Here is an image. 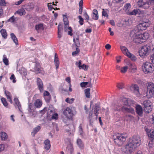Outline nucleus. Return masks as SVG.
Returning <instances> with one entry per match:
<instances>
[{
	"instance_id": "obj_9",
	"label": "nucleus",
	"mask_w": 154,
	"mask_h": 154,
	"mask_svg": "<svg viewBox=\"0 0 154 154\" xmlns=\"http://www.w3.org/2000/svg\"><path fill=\"white\" fill-rule=\"evenodd\" d=\"M63 113L67 118L69 119H72L74 115L72 110L69 107H66L64 110Z\"/></svg>"
},
{
	"instance_id": "obj_2",
	"label": "nucleus",
	"mask_w": 154,
	"mask_h": 154,
	"mask_svg": "<svg viewBox=\"0 0 154 154\" xmlns=\"http://www.w3.org/2000/svg\"><path fill=\"white\" fill-rule=\"evenodd\" d=\"M137 32V31L136 32V30H134L131 33V35L134 33L133 35L134 36V40L135 43L141 44L144 42L149 38L148 34L147 33L139 34L136 33Z\"/></svg>"
},
{
	"instance_id": "obj_3",
	"label": "nucleus",
	"mask_w": 154,
	"mask_h": 154,
	"mask_svg": "<svg viewBox=\"0 0 154 154\" xmlns=\"http://www.w3.org/2000/svg\"><path fill=\"white\" fill-rule=\"evenodd\" d=\"M127 135L126 134H119L114 135L113 136L114 142L119 146L122 145L125 141Z\"/></svg>"
},
{
	"instance_id": "obj_50",
	"label": "nucleus",
	"mask_w": 154,
	"mask_h": 154,
	"mask_svg": "<svg viewBox=\"0 0 154 154\" xmlns=\"http://www.w3.org/2000/svg\"><path fill=\"white\" fill-rule=\"evenodd\" d=\"M133 118V116L130 115H126L125 116V119L128 120H131Z\"/></svg>"
},
{
	"instance_id": "obj_55",
	"label": "nucleus",
	"mask_w": 154,
	"mask_h": 154,
	"mask_svg": "<svg viewBox=\"0 0 154 154\" xmlns=\"http://www.w3.org/2000/svg\"><path fill=\"white\" fill-rule=\"evenodd\" d=\"M65 80L66 82H67L69 83V86H71V79L70 77H66L65 79Z\"/></svg>"
},
{
	"instance_id": "obj_6",
	"label": "nucleus",
	"mask_w": 154,
	"mask_h": 154,
	"mask_svg": "<svg viewBox=\"0 0 154 154\" xmlns=\"http://www.w3.org/2000/svg\"><path fill=\"white\" fill-rule=\"evenodd\" d=\"M150 50L149 46L147 45L143 46L139 51V55L141 57H144L149 54Z\"/></svg>"
},
{
	"instance_id": "obj_33",
	"label": "nucleus",
	"mask_w": 154,
	"mask_h": 154,
	"mask_svg": "<svg viewBox=\"0 0 154 154\" xmlns=\"http://www.w3.org/2000/svg\"><path fill=\"white\" fill-rule=\"evenodd\" d=\"M67 149L70 152V154H73L74 149L72 144L71 143L69 144L67 146Z\"/></svg>"
},
{
	"instance_id": "obj_42",
	"label": "nucleus",
	"mask_w": 154,
	"mask_h": 154,
	"mask_svg": "<svg viewBox=\"0 0 154 154\" xmlns=\"http://www.w3.org/2000/svg\"><path fill=\"white\" fill-rule=\"evenodd\" d=\"M74 100V99L72 98L69 99V98H67L65 100V101L67 103H68L70 104L72 103Z\"/></svg>"
},
{
	"instance_id": "obj_61",
	"label": "nucleus",
	"mask_w": 154,
	"mask_h": 154,
	"mask_svg": "<svg viewBox=\"0 0 154 154\" xmlns=\"http://www.w3.org/2000/svg\"><path fill=\"white\" fill-rule=\"evenodd\" d=\"M73 41L74 42V43L75 44V45L76 46L78 47V45H80V42L79 40L75 41V39L74 38L73 39Z\"/></svg>"
},
{
	"instance_id": "obj_18",
	"label": "nucleus",
	"mask_w": 154,
	"mask_h": 154,
	"mask_svg": "<svg viewBox=\"0 0 154 154\" xmlns=\"http://www.w3.org/2000/svg\"><path fill=\"white\" fill-rule=\"evenodd\" d=\"M44 148L46 150H49L51 148V145L50 142L49 140L47 139L44 142Z\"/></svg>"
},
{
	"instance_id": "obj_4",
	"label": "nucleus",
	"mask_w": 154,
	"mask_h": 154,
	"mask_svg": "<svg viewBox=\"0 0 154 154\" xmlns=\"http://www.w3.org/2000/svg\"><path fill=\"white\" fill-rule=\"evenodd\" d=\"M143 70L145 74L152 73L154 71V66L151 63L146 62L143 65Z\"/></svg>"
},
{
	"instance_id": "obj_56",
	"label": "nucleus",
	"mask_w": 154,
	"mask_h": 154,
	"mask_svg": "<svg viewBox=\"0 0 154 154\" xmlns=\"http://www.w3.org/2000/svg\"><path fill=\"white\" fill-rule=\"evenodd\" d=\"M15 20V19L14 18V16H13L8 20V21H9L11 22H14Z\"/></svg>"
},
{
	"instance_id": "obj_26",
	"label": "nucleus",
	"mask_w": 154,
	"mask_h": 154,
	"mask_svg": "<svg viewBox=\"0 0 154 154\" xmlns=\"http://www.w3.org/2000/svg\"><path fill=\"white\" fill-rule=\"evenodd\" d=\"M76 143L80 149H83L84 148V144L80 139H78Z\"/></svg>"
},
{
	"instance_id": "obj_36",
	"label": "nucleus",
	"mask_w": 154,
	"mask_h": 154,
	"mask_svg": "<svg viewBox=\"0 0 154 154\" xmlns=\"http://www.w3.org/2000/svg\"><path fill=\"white\" fill-rule=\"evenodd\" d=\"M128 54H127V56L128 57L130 58L131 60L133 61H135L136 60V57L133 54L130 53H128Z\"/></svg>"
},
{
	"instance_id": "obj_28",
	"label": "nucleus",
	"mask_w": 154,
	"mask_h": 154,
	"mask_svg": "<svg viewBox=\"0 0 154 154\" xmlns=\"http://www.w3.org/2000/svg\"><path fill=\"white\" fill-rule=\"evenodd\" d=\"M0 32L3 38L5 39L7 38L8 34L5 29H2L0 31Z\"/></svg>"
},
{
	"instance_id": "obj_32",
	"label": "nucleus",
	"mask_w": 154,
	"mask_h": 154,
	"mask_svg": "<svg viewBox=\"0 0 154 154\" xmlns=\"http://www.w3.org/2000/svg\"><path fill=\"white\" fill-rule=\"evenodd\" d=\"M14 100L15 104L16 105H15V106H17L19 109L20 110V109L21 108V105L20 104L18 99L17 98H15Z\"/></svg>"
},
{
	"instance_id": "obj_45",
	"label": "nucleus",
	"mask_w": 154,
	"mask_h": 154,
	"mask_svg": "<svg viewBox=\"0 0 154 154\" xmlns=\"http://www.w3.org/2000/svg\"><path fill=\"white\" fill-rule=\"evenodd\" d=\"M128 67L127 65L122 68L121 69V72L123 73H125L127 71Z\"/></svg>"
},
{
	"instance_id": "obj_53",
	"label": "nucleus",
	"mask_w": 154,
	"mask_h": 154,
	"mask_svg": "<svg viewBox=\"0 0 154 154\" xmlns=\"http://www.w3.org/2000/svg\"><path fill=\"white\" fill-rule=\"evenodd\" d=\"M6 3L5 0H0V6H5Z\"/></svg>"
},
{
	"instance_id": "obj_14",
	"label": "nucleus",
	"mask_w": 154,
	"mask_h": 154,
	"mask_svg": "<svg viewBox=\"0 0 154 154\" xmlns=\"http://www.w3.org/2000/svg\"><path fill=\"white\" fill-rule=\"evenodd\" d=\"M136 112L138 115L140 117L143 116V110L141 106L139 104L136 105L135 107Z\"/></svg>"
},
{
	"instance_id": "obj_49",
	"label": "nucleus",
	"mask_w": 154,
	"mask_h": 154,
	"mask_svg": "<svg viewBox=\"0 0 154 154\" xmlns=\"http://www.w3.org/2000/svg\"><path fill=\"white\" fill-rule=\"evenodd\" d=\"M79 51L80 50L79 48H76V51L73 52L72 53V54L73 56H75L79 52Z\"/></svg>"
},
{
	"instance_id": "obj_7",
	"label": "nucleus",
	"mask_w": 154,
	"mask_h": 154,
	"mask_svg": "<svg viewBox=\"0 0 154 154\" xmlns=\"http://www.w3.org/2000/svg\"><path fill=\"white\" fill-rule=\"evenodd\" d=\"M150 23V22L148 20L143 21L137 26V28L138 31L145 30L148 27Z\"/></svg>"
},
{
	"instance_id": "obj_29",
	"label": "nucleus",
	"mask_w": 154,
	"mask_h": 154,
	"mask_svg": "<svg viewBox=\"0 0 154 154\" xmlns=\"http://www.w3.org/2000/svg\"><path fill=\"white\" fill-rule=\"evenodd\" d=\"M16 13L18 14L19 15L22 16L25 15L26 12L25 9L24 8H22L18 9L17 11H16L15 14H16Z\"/></svg>"
},
{
	"instance_id": "obj_13",
	"label": "nucleus",
	"mask_w": 154,
	"mask_h": 154,
	"mask_svg": "<svg viewBox=\"0 0 154 154\" xmlns=\"http://www.w3.org/2000/svg\"><path fill=\"white\" fill-rule=\"evenodd\" d=\"M37 84L38 88L40 92L43 91L44 90L43 84L42 81L39 78H38L37 79Z\"/></svg>"
},
{
	"instance_id": "obj_30",
	"label": "nucleus",
	"mask_w": 154,
	"mask_h": 154,
	"mask_svg": "<svg viewBox=\"0 0 154 154\" xmlns=\"http://www.w3.org/2000/svg\"><path fill=\"white\" fill-rule=\"evenodd\" d=\"M131 87L134 89L136 94H140L139 91V88L137 85H133L131 86Z\"/></svg>"
},
{
	"instance_id": "obj_39",
	"label": "nucleus",
	"mask_w": 154,
	"mask_h": 154,
	"mask_svg": "<svg viewBox=\"0 0 154 154\" xmlns=\"http://www.w3.org/2000/svg\"><path fill=\"white\" fill-rule=\"evenodd\" d=\"M94 102L93 101H91V102L90 107H92V110H94V114L96 116V105L95 104V106H94L93 104Z\"/></svg>"
},
{
	"instance_id": "obj_21",
	"label": "nucleus",
	"mask_w": 154,
	"mask_h": 154,
	"mask_svg": "<svg viewBox=\"0 0 154 154\" xmlns=\"http://www.w3.org/2000/svg\"><path fill=\"white\" fill-rule=\"evenodd\" d=\"M63 17L64 24L65 25V29L67 27H68L69 25V21L66 13H65V14L63 15Z\"/></svg>"
},
{
	"instance_id": "obj_54",
	"label": "nucleus",
	"mask_w": 154,
	"mask_h": 154,
	"mask_svg": "<svg viewBox=\"0 0 154 154\" xmlns=\"http://www.w3.org/2000/svg\"><path fill=\"white\" fill-rule=\"evenodd\" d=\"M102 15L103 16L106 17L107 19L108 18V15L107 12L104 10V9L103 10V11L102 12Z\"/></svg>"
},
{
	"instance_id": "obj_25",
	"label": "nucleus",
	"mask_w": 154,
	"mask_h": 154,
	"mask_svg": "<svg viewBox=\"0 0 154 154\" xmlns=\"http://www.w3.org/2000/svg\"><path fill=\"white\" fill-rule=\"evenodd\" d=\"M41 127L38 126L36 127L35 128L33 129L31 132V134L34 137L35 134L41 129Z\"/></svg>"
},
{
	"instance_id": "obj_48",
	"label": "nucleus",
	"mask_w": 154,
	"mask_h": 154,
	"mask_svg": "<svg viewBox=\"0 0 154 154\" xmlns=\"http://www.w3.org/2000/svg\"><path fill=\"white\" fill-rule=\"evenodd\" d=\"M58 118V114L56 113H54L51 117L52 119L57 120Z\"/></svg>"
},
{
	"instance_id": "obj_58",
	"label": "nucleus",
	"mask_w": 154,
	"mask_h": 154,
	"mask_svg": "<svg viewBox=\"0 0 154 154\" xmlns=\"http://www.w3.org/2000/svg\"><path fill=\"white\" fill-rule=\"evenodd\" d=\"M24 0H20L19 1L16 2L15 3V5H18L21 4Z\"/></svg>"
},
{
	"instance_id": "obj_12",
	"label": "nucleus",
	"mask_w": 154,
	"mask_h": 154,
	"mask_svg": "<svg viewBox=\"0 0 154 154\" xmlns=\"http://www.w3.org/2000/svg\"><path fill=\"white\" fill-rule=\"evenodd\" d=\"M122 110L124 112L130 113L133 114L134 112L133 108L129 106H124L122 107Z\"/></svg>"
},
{
	"instance_id": "obj_16",
	"label": "nucleus",
	"mask_w": 154,
	"mask_h": 154,
	"mask_svg": "<svg viewBox=\"0 0 154 154\" xmlns=\"http://www.w3.org/2000/svg\"><path fill=\"white\" fill-rule=\"evenodd\" d=\"M43 71V69L41 67L40 65L37 64L34 68V72L36 73H39Z\"/></svg>"
},
{
	"instance_id": "obj_37",
	"label": "nucleus",
	"mask_w": 154,
	"mask_h": 154,
	"mask_svg": "<svg viewBox=\"0 0 154 154\" xmlns=\"http://www.w3.org/2000/svg\"><path fill=\"white\" fill-rule=\"evenodd\" d=\"M1 137L2 140H5L7 138V135L6 133L2 132L0 133Z\"/></svg>"
},
{
	"instance_id": "obj_31",
	"label": "nucleus",
	"mask_w": 154,
	"mask_h": 154,
	"mask_svg": "<svg viewBox=\"0 0 154 154\" xmlns=\"http://www.w3.org/2000/svg\"><path fill=\"white\" fill-rule=\"evenodd\" d=\"M10 35L11 38L14 42L16 45H18V41L16 35L13 33H11Z\"/></svg>"
},
{
	"instance_id": "obj_8",
	"label": "nucleus",
	"mask_w": 154,
	"mask_h": 154,
	"mask_svg": "<svg viewBox=\"0 0 154 154\" xmlns=\"http://www.w3.org/2000/svg\"><path fill=\"white\" fill-rule=\"evenodd\" d=\"M143 104L144 106L143 108L145 113H149L152 111V103L150 100H149L144 101Z\"/></svg>"
},
{
	"instance_id": "obj_62",
	"label": "nucleus",
	"mask_w": 154,
	"mask_h": 154,
	"mask_svg": "<svg viewBox=\"0 0 154 154\" xmlns=\"http://www.w3.org/2000/svg\"><path fill=\"white\" fill-rule=\"evenodd\" d=\"M84 16L85 18V20H89V16L86 12H85L84 14Z\"/></svg>"
},
{
	"instance_id": "obj_27",
	"label": "nucleus",
	"mask_w": 154,
	"mask_h": 154,
	"mask_svg": "<svg viewBox=\"0 0 154 154\" xmlns=\"http://www.w3.org/2000/svg\"><path fill=\"white\" fill-rule=\"evenodd\" d=\"M42 100L38 99H37L34 103V105L36 108H39L42 106Z\"/></svg>"
},
{
	"instance_id": "obj_57",
	"label": "nucleus",
	"mask_w": 154,
	"mask_h": 154,
	"mask_svg": "<svg viewBox=\"0 0 154 154\" xmlns=\"http://www.w3.org/2000/svg\"><path fill=\"white\" fill-rule=\"evenodd\" d=\"M88 84V82H82L80 84V86L82 87H84Z\"/></svg>"
},
{
	"instance_id": "obj_17",
	"label": "nucleus",
	"mask_w": 154,
	"mask_h": 154,
	"mask_svg": "<svg viewBox=\"0 0 154 154\" xmlns=\"http://www.w3.org/2000/svg\"><path fill=\"white\" fill-rule=\"evenodd\" d=\"M43 96L46 102H49L51 99V96L49 93L47 91H45L43 93Z\"/></svg>"
},
{
	"instance_id": "obj_23",
	"label": "nucleus",
	"mask_w": 154,
	"mask_h": 154,
	"mask_svg": "<svg viewBox=\"0 0 154 154\" xmlns=\"http://www.w3.org/2000/svg\"><path fill=\"white\" fill-rule=\"evenodd\" d=\"M5 94L8 100L11 103H12L13 102L11 98L12 96L11 93L8 91H5Z\"/></svg>"
},
{
	"instance_id": "obj_63",
	"label": "nucleus",
	"mask_w": 154,
	"mask_h": 154,
	"mask_svg": "<svg viewBox=\"0 0 154 154\" xmlns=\"http://www.w3.org/2000/svg\"><path fill=\"white\" fill-rule=\"evenodd\" d=\"M150 60L152 63L154 64V54L151 56Z\"/></svg>"
},
{
	"instance_id": "obj_38",
	"label": "nucleus",
	"mask_w": 154,
	"mask_h": 154,
	"mask_svg": "<svg viewBox=\"0 0 154 154\" xmlns=\"http://www.w3.org/2000/svg\"><path fill=\"white\" fill-rule=\"evenodd\" d=\"M3 57V61L4 63L6 66L8 65H9V61L8 59L7 58L6 55H4Z\"/></svg>"
},
{
	"instance_id": "obj_34",
	"label": "nucleus",
	"mask_w": 154,
	"mask_h": 154,
	"mask_svg": "<svg viewBox=\"0 0 154 154\" xmlns=\"http://www.w3.org/2000/svg\"><path fill=\"white\" fill-rule=\"evenodd\" d=\"M90 89L89 88H87L85 90V95L86 97L88 98H89L90 97Z\"/></svg>"
},
{
	"instance_id": "obj_40",
	"label": "nucleus",
	"mask_w": 154,
	"mask_h": 154,
	"mask_svg": "<svg viewBox=\"0 0 154 154\" xmlns=\"http://www.w3.org/2000/svg\"><path fill=\"white\" fill-rule=\"evenodd\" d=\"M1 100L4 106L7 107L8 106V103L6 101V99L4 97H2L1 98Z\"/></svg>"
},
{
	"instance_id": "obj_51",
	"label": "nucleus",
	"mask_w": 154,
	"mask_h": 154,
	"mask_svg": "<svg viewBox=\"0 0 154 154\" xmlns=\"http://www.w3.org/2000/svg\"><path fill=\"white\" fill-rule=\"evenodd\" d=\"M79 22L80 24L82 25L83 24V19L81 16H79Z\"/></svg>"
},
{
	"instance_id": "obj_35",
	"label": "nucleus",
	"mask_w": 154,
	"mask_h": 154,
	"mask_svg": "<svg viewBox=\"0 0 154 154\" xmlns=\"http://www.w3.org/2000/svg\"><path fill=\"white\" fill-rule=\"evenodd\" d=\"M35 29L36 30H43L44 29L43 25L41 23L36 25L35 26Z\"/></svg>"
},
{
	"instance_id": "obj_19",
	"label": "nucleus",
	"mask_w": 154,
	"mask_h": 154,
	"mask_svg": "<svg viewBox=\"0 0 154 154\" xmlns=\"http://www.w3.org/2000/svg\"><path fill=\"white\" fill-rule=\"evenodd\" d=\"M140 12V10L138 9L133 10L132 11H129L127 12V14L128 15H136L137 14H139Z\"/></svg>"
},
{
	"instance_id": "obj_44",
	"label": "nucleus",
	"mask_w": 154,
	"mask_h": 154,
	"mask_svg": "<svg viewBox=\"0 0 154 154\" xmlns=\"http://www.w3.org/2000/svg\"><path fill=\"white\" fill-rule=\"evenodd\" d=\"M91 16L92 19L96 20V9L93 10Z\"/></svg>"
},
{
	"instance_id": "obj_11",
	"label": "nucleus",
	"mask_w": 154,
	"mask_h": 154,
	"mask_svg": "<svg viewBox=\"0 0 154 154\" xmlns=\"http://www.w3.org/2000/svg\"><path fill=\"white\" fill-rule=\"evenodd\" d=\"M145 131L147 133V135L151 140V141H154V130L153 129L149 130L147 128H145Z\"/></svg>"
},
{
	"instance_id": "obj_59",
	"label": "nucleus",
	"mask_w": 154,
	"mask_h": 154,
	"mask_svg": "<svg viewBox=\"0 0 154 154\" xmlns=\"http://www.w3.org/2000/svg\"><path fill=\"white\" fill-rule=\"evenodd\" d=\"M122 109V107L119 106H116L114 108V110L115 112H116V111H119L120 110V109Z\"/></svg>"
},
{
	"instance_id": "obj_1",
	"label": "nucleus",
	"mask_w": 154,
	"mask_h": 154,
	"mask_svg": "<svg viewBox=\"0 0 154 154\" xmlns=\"http://www.w3.org/2000/svg\"><path fill=\"white\" fill-rule=\"evenodd\" d=\"M141 140L138 136H134L130 138L128 143L124 147L123 151L127 154L133 152L140 144Z\"/></svg>"
},
{
	"instance_id": "obj_20",
	"label": "nucleus",
	"mask_w": 154,
	"mask_h": 154,
	"mask_svg": "<svg viewBox=\"0 0 154 154\" xmlns=\"http://www.w3.org/2000/svg\"><path fill=\"white\" fill-rule=\"evenodd\" d=\"M54 64L55 66L56 69L59 68L60 65V61L58 57L57 54V53H55L54 54Z\"/></svg>"
},
{
	"instance_id": "obj_46",
	"label": "nucleus",
	"mask_w": 154,
	"mask_h": 154,
	"mask_svg": "<svg viewBox=\"0 0 154 154\" xmlns=\"http://www.w3.org/2000/svg\"><path fill=\"white\" fill-rule=\"evenodd\" d=\"M10 79L11 80H13L12 82L14 83H15L16 82V78L14 74H12L10 77Z\"/></svg>"
},
{
	"instance_id": "obj_43",
	"label": "nucleus",
	"mask_w": 154,
	"mask_h": 154,
	"mask_svg": "<svg viewBox=\"0 0 154 154\" xmlns=\"http://www.w3.org/2000/svg\"><path fill=\"white\" fill-rule=\"evenodd\" d=\"M116 87L119 89H123L124 88V85L122 83H117Z\"/></svg>"
},
{
	"instance_id": "obj_52",
	"label": "nucleus",
	"mask_w": 154,
	"mask_h": 154,
	"mask_svg": "<svg viewBox=\"0 0 154 154\" xmlns=\"http://www.w3.org/2000/svg\"><path fill=\"white\" fill-rule=\"evenodd\" d=\"M130 100L127 99H125L124 100V103L125 105L126 106H129L130 105Z\"/></svg>"
},
{
	"instance_id": "obj_64",
	"label": "nucleus",
	"mask_w": 154,
	"mask_h": 154,
	"mask_svg": "<svg viewBox=\"0 0 154 154\" xmlns=\"http://www.w3.org/2000/svg\"><path fill=\"white\" fill-rule=\"evenodd\" d=\"M5 149V146L3 144L0 145V152L4 150Z\"/></svg>"
},
{
	"instance_id": "obj_10",
	"label": "nucleus",
	"mask_w": 154,
	"mask_h": 154,
	"mask_svg": "<svg viewBox=\"0 0 154 154\" xmlns=\"http://www.w3.org/2000/svg\"><path fill=\"white\" fill-rule=\"evenodd\" d=\"M148 0H139L137 3L139 7L145 9L148 8L149 7V3L147 2Z\"/></svg>"
},
{
	"instance_id": "obj_22",
	"label": "nucleus",
	"mask_w": 154,
	"mask_h": 154,
	"mask_svg": "<svg viewBox=\"0 0 154 154\" xmlns=\"http://www.w3.org/2000/svg\"><path fill=\"white\" fill-rule=\"evenodd\" d=\"M81 61L79 60L78 63L76 62V64L78 66L79 69H82L84 70H87L88 68V67L87 66L84 64L81 65Z\"/></svg>"
},
{
	"instance_id": "obj_41",
	"label": "nucleus",
	"mask_w": 154,
	"mask_h": 154,
	"mask_svg": "<svg viewBox=\"0 0 154 154\" xmlns=\"http://www.w3.org/2000/svg\"><path fill=\"white\" fill-rule=\"evenodd\" d=\"M131 8V5L130 3H127L124 6L123 9L125 11L129 10Z\"/></svg>"
},
{
	"instance_id": "obj_24",
	"label": "nucleus",
	"mask_w": 154,
	"mask_h": 154,
	"mask_svg": "<svg viewBox=\"0 0 154 154\" xmlns=\"http://www.w3.org/2000/svg\"><path fill=\"white\" fill-rule=\"evenodd\" d=\"M120 48L123 54L126 56L128 54V53H130L127 48L125 46L121 45L120 46Z\"/></svg>"
},
{
	"instance_id": "obj_60",
	"label": "nucleus",
	"mask_w": 154,
	"mask_h": 154,
	"mask_svg": "<svg viewBox=\"0 0 154 154\" xmlns=\"http://www.w3.org/2000/svg\"><path fill=\"white\" fill-rule=\"evenodd\" d=\"M51 3H48V9L49 11H51L52 9L54 8L52 7V5H51Z\"/></svg>"
},
{
	"instance_id": "obj_47",
	"label": "nucleus",
	"mask_w": 154,
	"mask_h": 154,
	"mask_svg": "<svg viewBox=\"0 0 154 154\" xmlns=\"http://www.w3.org/2000/svg\"><path fill=\"white\" fill-rule=\"evenodd\" d=\"M68 34L71 36H72L73 35L72 34V30L71 27H68Z\"/></svg>"
},
{
	"instance_id": "obj_15",
	"label": "nucleus",
	"mask_w": 154,
	"mask_h": 154,
	"mask_svg": "<svg viewBox=\"0 0 154 154\" xmlns=\"http://www.w3.org/2000/svg\"><path fill=\"white\" fill-rule=\"evenodd\" d=\"M127 65L128 67V68L131 72L134 73L136 71L137 67L134 63H128L127 64Z\"/></svg>"
},
{
	"instance_id": "obj_5",
	"label": "nucleus",
	"mask_w": 154,
	"mask_h": 154,
	"mask_svg": "<svg viewBox=\"0 0 154 154\" xmlns=\"http://www.w3.org/2000/svg\"><path fill=\"white\" fill-rule=\"evenodd\" d=\"M147 86L146 96L149 98L154 95V84L151 82L148 83Z\"/></svg>"
}]
</instances>
